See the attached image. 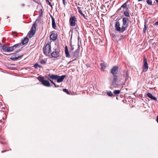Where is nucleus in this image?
<instances>
[{"instance_id": "1", "label": "nucleus", "mask_w": 158, "mask_h": 158, "mask_svg": "<svg viewBox=\"0 0 158 158\" xmlns=\"http://www.w3.org/2000/svg\"><path fill=\"white\" fill-rule=\"evenodd\" d=\"M118 69V67L115 66L112 68L110 71V73L113 75V77L110 78L109 80L111 82V86L114 88H118L121 85L123 86L125 85V82H121L120 80L118 81V77L116 74L117 73Z\"/></svg>"}, {"instance_id": "2", "label": "nucleus", "mask_w": 158, "mask_h": 158, "mask_svg": "<svg viewBox=\"0 0 158 158\" xmlns=\"http://www.w3.org/2000/svg\"><path fill=\"white\" fill-rule=\"evenodd\" d=\"M80 46L78 44V48L77 49L75 50L74 52H73L72 55H71L72 58L73 59L72 60L69 61L68 64H69L71 62L75 60L76 59H79L80 58L79 56V51H80Z\"/></svg>"}, {"instance_id": "3", "label": "nucleus", "mask_w": 158, "mask_h": 158, "mask_svg": "<svg viewBox=\"0 0 158 158\" xmlns=\"http://www.w3.org/2000/svg\"><path fill=\"white\" fill-rule=\"evenodd\" d=\"M130 20L129 19L126 17H123L122 20L123 28L124 31L126 30L129 26Z\"/></svg>"}, {"instance_id": "4", "label": "nucleus", "mask_w": 158, "mask_h": 158, "mask_svg": "<svg viewBox=\"0 0 158 158\" xmlns=\"http://www.w3.org/2000/svg\"><path fill=\"white\" fill-rule=\"evenodd\" d=\"M36 21L37 20H36L35 22L33 24L32 27L31 28V30L30 31V32H29L28 33L29 37L30 38H31L32 37H33L35 34L36 29V27L37 26V25L36 23Z\"/></svg>"}, {"instance_id": "5", "label": "nucleus", "mask_w": 158, "mask_h": 158, "mask_svg": "<svg viewBox=\"0 0 158 158\" xmlns=\"http://www.w3.org/2000/svg\"><path fill=\"white\" fill-rule=\"evenodd\" d=\"M37 79L44 86L47 87L50 86V84L49 82L47 80H44L43 77L39 76L37 77Z\"/></svg>"}, {"instance_id": "6", "label": "nucleus", "mask_w": 158, "mask_h": 158, "mask_svg": "<svg viewBox=\"0 0 158 158\" xmlns=\"http://www.w3.org/2000/svg\"><path fill=\"white\" fill-rule=\"evenodd\" d=\"M43 51L45 55H48L50 53L51 51V46L49 43L47 44L43 48Z\"/></svg>"}, {"instance_id": "7", "label": "nucleus", "mask_w": 158, "mask_h": 158, "mask_svg": "<svg viewBox=\"0 0 158 158\" xmlns=\"http://www.w3.org/2000/svg\"><path fill=\"white\" fill-rule=\"evenodd\" d=\"M114 28L115 30L119 33H122L124 31L123 27L122 26L121 28L120 27V22L118 21L116 22Z\"/></svg>"}, {"instance_id": "8", "label": "nucleus", "mask_w": 158, "mask_h": 158, "mask_svg": "<svg viewBox=\"0 0 158 158\" xmlns=\"http://www.w3.org/2000/svg\"><path fill=\"white\" fill-rule=\"evenodd\" d=\"M143 59V66L142 67L143 71L144 72H146L148 69V66L147 62V59L145 56H144Z\"/></svg>"}, {"instance_id": "9", "label": "nucleus", "mask_w": 158, "mask_h": 158, "mask_svg": "<svg viewBox=\"0 0 158 158\" xmlns=\"http://www.w3.org/2000/svg\"><path fill=\"white\" fill-rule=\"evenodd\" d=\"M77 21V18L74 16H72L70 19L69 22L71 26L74 27L76 25V22Z\"/></svg>"}, {"instance_id": "10", "label": "nucleus", "mask_w": 158, "mask_h": 158, "mask_svg": "<svg viewBox=\"0 0 158 158\" xmlns=\"http://www.w3.org/2000/svg\"><path fill=\"white\" fill-rule=\"evenodd\" d=\"M60 50L58 49H56L55 51H53L51 54L52 56L54 58H57L60 56Z\"/></svg>"}, {"instance_id": "11", "label": "nucleus", "mask_w": 158, "mask_h": 158, "mask_svg": "<svg viewBox=\"0 0 158 158\" xmlns=\"http://www.w3.org/2000/svg\"><path fill=\"white\" fill-rule=\"evenodd\" d=\"M57 78L56 80L58 83H60L62 82L64 78L66 77L65 75H63L61 76L57 75Z\"/></svg>"}, {"instance_id": "12", "label": "nucleus", "mask_w": 158, "mask_h": 158, "mask_svg": "<svg viewBox=\"0 0 158 158\" xmlns=\"http://www.w3.org/2000/svg\"><path fill=\"white\" fill-rule=\"evenodd\" d=\"M65 56L67 58L70 57V55L68 50V48L67 46L66 45L65 46Z\"/></svg>"}, {"instance_id": "13", "label": "nucleus", "mask_w": 158, "mask_h": 158, "mask_svg": "<svg viewBox=\"0 0 158 158\" xmlns=\"http://www.w3.org/2000/svg\"><path fill=\"white\" fill-rule=\"evenodd\" d=\"M147 95L149 98H150L151 99L155 101H156L157 100V98L156 97L152 96V94L151 93H148L147 94Z\"/></svg>"}, {"instance_id": "14", "label": "nucleus", "mask_w": 158, "mask_h": 158, "mask_svg": "<svg viewBox=\"0 0 158 158\" xmlns=\"http://www.w3.org/2000/svg\"><path fill=\"white\" fill-rule=\"evenodd\" d=\"M57 37V35L55 33H52L50 35V39L53 41H55Z\"/></svg>"}, {"instance_id": "15", "label": "nucleus", "mask_w": 158, "mask_h": 158, "mask_svg": "<svg viewBox=\"0 0 158 158\" xmlns=\"http://www.w3.org/2000/svg\"><path fill=\"white\" fill-rule=\"evenodd\" d=\"M52 25L53 28L54 29H56V24L55 20L53 17L52 16Z\"/></svg>"}, {"instance_id": "16", "label": "nucleus", "mask_w": 158, "mask_h": 158, "mask_svg": "<svg viewBox=\"0 0 158 158\" xmlns=\"http://www.w3.org/2000/svg\"><path fill=\"white\" fill-rule=\"evenodd\" d=\"M48 77L52 80H56L57 77V75H55L53 74H49L48 75Z\"/></svg>"}, {"instance_id": "17", "label": "nucleus", "mask_w": 158, "mask_h": 158, "mask_svg": "<svg viewBox=\"0 0 158 158\" xmlns=\"http://www.w3.org/2000/svg\"><path fill=\"white\" fill-rule=\"evenodd\" d=\"M123 76L125 77V83L126 81L128 79L129 77V74L127 71H126L124 74Z\"/></svg>"}, {"instance_id": "18", "label": "nucleus", "mask_w": 158, "mask_h": 158, "mask_svg": "<svg viewBox=\"0 0 158 158\" xmlns=\"http://www.w3.org/2000/svg\"><path fill=\"white\" fill-rule=\"evenodd\" d=\"M21 45V43L16 44L14 45L13 46L11 47L12 48H13V51L15 49L17 48H19Z\"/></svg>"}, {"instance_id": "19", "label": "nucleus", "mask_w": 158, "mask_h": 158, "mask_svg": "<svg viewBox=\"0 0 158 158\" xmlns=\"http://www.w3.org/2000/svg\"><path fill=\"white\" fill-rule=\"evenodd\" d=\"M28 39L26 37L23 40H22V43L23 45L26 44L28 43Z\"/></svg>"}, {"instance_id": "20", "label": "nucleus", "mask_w": 158, "mask_h": 158, "mask_svg": "<svg viewBox=\"0 0 158 158\" xmlns=\"http://www.w3.org/2000/svg\"><path fill=\"white\" fill-rule=\"evenodd\" d=\"M23 55H22L20 56H18L16 57H14L13 56H12L10 57V59L12 60H17L19 58L21 57Z\"/></svg>"}, {"instance_id": "21", "label": "nucleus", "mask_w": 158, "mask_h": 158, "mask_svg": "<svg viewBox=\"0 0 158 158\" xmlns=\"http://www.w3.org/2000/svg\"><path fill=\"white\" fill-rule=\"evenodd\" d=\"M124 15L127 17H130L129 13L127 10H126L124 12Z\"/></svg>"}, {"instance_id": "22", "label": "nucleus", "mask_w": 158, "mask_h": 158, "mask_svg": "<svg viewBox=\"0 0 158 158\" xmlns=\"http://www.w3.org/2000/svg\"><path fill=\"white\" fill-rule=\"evenodd\" d=\"M79 13L82 15V16L85 19H87V18H86L85 15L83 13L82 11L81 10H79Z\"/></svg>"}, {"instance_id": "23", "label": "nucleus", "mask_w": 158, "mask_h": 158, "mask_svg": "<svg viewBox=\"0 0 158 158\" xmlns=\"http://www.w3.org/2000/svg\"><path fill=\"white\" fill-rule=\"evenodd\" d=\"M120 92V90H115L113 91V93L115 94H119Z\"/></svg>"}, {"instance_id": "24", "label": "nucleus", "mask_w": 158, "mask_h": 158, "mask_svg": "<svg viewBox=\"0 0 158 158\" xmlns=\"http://www.w3.org/2000/svg\"><path fill=\"white\" fill-rule=\"evenodd\" d=\"M7 52H11L13 51V48H12L11 47H7Z\"/></svg>"}, {"instance_id": "25", "label": "nucleus", "mask_w": 158, "mask_h": 158, "mask_svg": "<svg viewBox=\"0 0 158 158\" xmlns=\"http://www.w3.org/2000/svg\"><path fill=\"white\" fill-rule=\"evenodd\" d=\"M107 94L109 96L112 97L113 94L111 91H109L107 92Z\"/></svg>"}, {"instance_id": "26", "label": "nucleus", "mask_w": 158, "mask_h": 158, "mask_svg": "<svg viewBox=\"0 0 158 158\" xmlns=\"http://www.w3.org/2000/svg\"><path fill=\"white\" fill-rule=\"evenodd\" d=\"M63 91L68 94H70V93L69 92L68 89H63Z\"/></svg>"}, {"instance_id": "27", "label": "nucleus", "mask_w": 158, "mask_h": 158, "mask_svg": "<svg viewBox=\"0 0 158 158\" xmlns=\"http://www.w3.org/2000/svg\"><path fill=\"white\" fill-rule=\"evenodd\" d=\"M147 3L149 5H151L152 4V2L151 0H147Z\"/></svg>"}, {"instance_id": "28", "label": "nucleus", "mask_w": 158, "mask_h": 158, "mask_svg": "<svg viewBox=\"0 0 158 158\" xmlns=\"http://www.w3.org/2000/svg\"><path fill=\"white\" fill-rule=\"evenodd\" d=\"M7 47L5 45H3L2 46V49L3 50H4L5 51H6V52H7Z\"/></svg>"}, {"instance_id": "29", "label": "nucleus", "mask_w": 158, "mask_h": 158, "mask_svg": "<svg viewBox=\"0 0 158 158\" xmlns=\"http://www.w3.org/2000/svg\"><path fill=\"white\" fill-rule=\"evenodd\" d=\"M127 5L126 3H125L121 6V8H125L127 7Z\"/></svg>"}, {"instance_id": "30", "label": "nucleus", "mask_w": 158, "mask_h": 158, "mask_svg": "<svg viewBox=\"0 0 158 158\" xmlns=\"http://www.w3.org/2000/svg\"><path fill=\"white\" fill-rule=\"evenodd\" d=\"M100 65L102 68H105L106 67V64L103 63H101L100 64Z\"/></svg>"}, {"instance_id": "31", "label": "nucleus", "mask_w": 158, "mask_h": 158, "mask_svg": "<svg viewBox=\"0 0 158 158\" xmlns=\"http://www.w3.org/2000/svg\"><path fill=\"white\" fill-rule=\"evenodd\" d=\"M40 62L41 64H45L46 63V61L44 60L43 59L41 60Z\"/></svg>"}, {"instance_id": "32", "label": "nucleus", "mask_w": 158, "mask_h": 158, "mask_svg": "<svg viewBox=\"0 0 158 158\" xmlns=\"http://www.w3.org/2000/svg\"><path fill=\"white\" fill-rule=\"evenodd\" d=\"M147 29V27L146 24H145L144 25V28H143V32L144 33L146 32V30Z\"/></svg>"}, {"instance_id": "33", "label": "nucleus", "mask_w": 158, "mask_h": 158, "mask_svg": "<svg viewBox=\"0 0 158 158\" xmlns=\"http://www.w3.org/2000/svg\"><path fill=\"white\" fill-rule=\"evenodd\" d=\"M43 15V11L42 9H41L40 11L39 16H42Z\"/></svg>"}, {"instance_id": "34", "label": "nucleus", "mask_w": 158, "mask_h": 158, "mask_svg": "<svg viewBox=\"0 0 158 158\" xmlns=\"http://www.w3.org/2000/svg\"><path fill=\"white\" fill-rule=\"evenodd\" d=\"M46 3L48 4L52 8V5L49 1L47 2Z\"/></svg>"}, {"instance_id": "35", "label": "nucleus", "mask_w": 158, "mask_h": 158, "mask_svg": "<svg viewBox=\"0 0 158 158\" xmlns=\"http://www.w3.org/2000/svg\"><path fill=\"white\" fill-rule=\"evenodd\" d=\"M38 66H39V65L38 64H35L34 65V67L35 69L37 68L38 67Z\"/></svg>"}, {"instance_id": "36", "label": "nucleus", "mask_w": 158, "mask_h": 158, "mask_svg": "<svg viewBox=\"0 0 158 158\" xmlns=\"http://www.w3.org/2000/svg\"><path fill=\"white\" fill-rule=\"evenodd\" d=\"M74 49V47L73 46L71 45L70 51H73Z\"/></svg>"}, {"instance_id": "37", "label": "nucleus", "mask_w": 158, "mask_h": 158, "mask_svg": "<svg viewBox=\"0 0 158 158\" xmlns=\"http://www.w3.org/2000/svg\"><path fill=\"white\" fill-rule=\"evenodd\" d=\"M47 79H48V80H49L52 83V84H53L54 82H53V81L51 79H50L49 78H47Z\"/></svg>"}, {"instance_id": "38", "label": "nucleus", "mask_w": 158, "mask_h": 158, "mask_svg": "<svg viewBox=\"0 0 158 158\" xmlns=\"http://www.w3.org/2000/svg\"><path fill=\"white\" fill-rule=\"evenodd\" d=\"M53 84L54 85L55 87H59V86L58 85H56L55 84V83H54Z\"/></svg>"}, {"instance_id": "39", "label": "nucleus", "mask_w": 158, "mask_h": 158, "mask_svg": "<svg viewBox=\"0 0 158 158\" xmlns=\"http://www.w3.org/2000/svg\"><path fill=\"white\" fill-rule=\"evenodd\" d=\"M53 84L54 85L55 87H59V86L58 85H56L55 84V83H54Z\"/></svg>"}, {"instance_id": "40", "label": "nucleus", "mask_w": 158, "mask_h": 158, "mask_svg": "<svg viewBox=\"0 0 158 158\" xmlns=\"http://www.w3.org/2000/svg\"><path fill=\"white\" fill-rule=\"evenodd\" d=\"M63 1V3L64 4V5H65V0H62Z\"/></svg>"}, {"instance_id": "41", "label": "nucleus", "mask_w": 158, "mask_h": 158, "mask_svg": "<svg viewBox=\"0 0 158 158\" xmlns=\"http://www.w3.org/2000/svg\"><path fill=\"white\" fill-rule=\"evenodd\" d=\"M155 25H158V21H157L155 23Z\"/></svg>"}, {"instance_id": "42", "label": "nucleus", "mask_w": 158, "mask_h": 158, "mask_svg": "<svg viewBox=\"0 0 158 158\" xmlns=\"http://www.w3.org/2000/svg\"><path fill=\"white\" fill-rule=\"evenodd\" d=\"M20 51V49H19V50H18V51H16V52H15V54H16V53H18V52L19 51Z\"/></svg>"}, {"instance_id": "43", "label": "nucleus", "mask_w": 158, "mask_h": 158, "mask_svg": "<svg viewBox=\"0 0 158 158\" xmlns=\"http://www.w3.org/2000/svg\"><path fill=\"white\" fill-rule=\"evenodd\" d=\"M156 121L158 123V115L157 116Z\"/></svg>"}, {"instance_id": "44", "label": "nucleus", "mask_w": 158, "mask_h": 158, "mask_svg": "<svg viewBox=\"0 0 158 158\" xmlns=\"http://www.w3.org/2000/svg\"><path fill=\"white\" fill-rule=\"evenodd\" d=\"M112 36H113V37H114V38H115V35H114V34H112Z\"/></svg>"}, {"instance_id": "45", "label": "nucleus", "mask_w": 158, "mask_h": 158, "mask_svg": "<svg viewBox=\"0 0 158 158\" xmlns=\"http://www.w3.org/2000/svg\"><path fill=\"white\" fill-rule=\"evenodd\" d=\"M77 9L78 10V11H79V10H81L80 8L79 7H77Z\"/></svg>"}, {"instance_id": "46", "label": "nucleus", "mask_w": 158, "mask_h": 158, "mask_svg": "<svg viewBox=\"0 0 158 158\" xmlns=\"http://www.w3.org/2000/svg\"><path fill=\"white\" fill-rule=\"evenodd\" d=\"M121 8H121V7L120 8H119V9H118V11L120 10L121 9Z\"/></svg>"}, {"instance_id": "47", "label": "nucleus", "mask_w": 158, "mask_h": 158, "mask_svg": "<svg viewBox=\"0 0 158 158\" xmlns=\"http://www.w3.org/2000/svg\"><path fill=\"white\" fill-rule=\"evenodd\" d=\"M6 151H2L1 152H2V153H3V152H6Z\"/></svg>"}, {"instance_id": "48", "label": "nucleus", "mask_w": 158, "mask_h": 158, "mask_svg": "<svg viewBox=\"0 0 158 158\" xmlns=\"http://www.w3.org/2000/svg\"><path fill=\"white\" fill-rule=\"evenodd\" d=\"M38 67H40V68H41L42 67V66L40 65H39V66H38Z\"/></svg>"}, {"instance_id": "49", "label": "nucleus", "mask_w": 158, "mask_h": 158, "mask_svg": "<svg viewBox=\"0 0 158 158\" xmlns=\"http://www.w3.org/2000/svg\"><path fill=\"white\" fill-rule=\"evenodd\" d=\"M46 0V3H47V2L49 1L48 0Z\"/></svg>"}, {"instance_id": "50", "label": "nucleus", "mask_w": 158, "mask_h": 158, "mask_svg": "<svg viewBox=\"0 0 158 158\" xmlns=\"http://www.w3.org/2000/svg\"><path fill=\"white\" fill-rule=\"evenodd\" d=\"M155 1L157 3H158V0H155Z\"/></svg>"}, {"instance_id": "51", "label": "nucleus", "mask_w": 158, "mask_h": 158, "mask_svg": "<svg viewBox=\"0 0 158 158\" xmlns=\"http://www.w3.org/2000/svg\"><path fill=\"white\" fill-rule=\"evenodd\" d=\"M22 5L23 6H24L25 5L24 4H22Z\"/></svg>"}]
</instances>
